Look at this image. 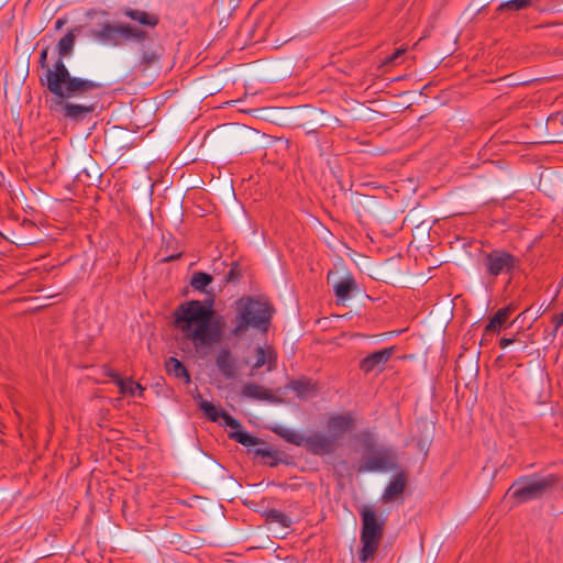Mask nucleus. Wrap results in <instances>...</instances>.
I'll return each mask as SVG.
<instances>
[{
    "instance_id": "f257e3e1",
    "label": "nucleus",
    "mask_w": 563,
    "mask_h": 563,
    "mask_svg": "<svg viewBox=\"0 0 563 563\" xmlns=\"http://www.w3.org/2000/svg\"><path fill=\"white\" fill-rule=\"evenodd\" d=\"M40 82L54 96L49 109L73 122L90 119L97 102L77 103L70 99L84 98L89 91L102 87L99 82L73 77L62 62L54 64V69L47 70L45 76L40 78Z\"/></svg>"
},
{
    "instance_id": "f03ea898",
    "label": "nucleus",
    "mask_w": 563,
    "mask_h": 563,
    "mask_svg": "<svg viewBox=\"0 0 563 563\" xmlns=\"http://www.w3.org/2000/svg\"><path fill=\"white\" fill-rule=\"evenodd\" d=\"M213 311L198 300L185 302L175 311V324L196 347L218 343L222 339V318L211 322Z\"/></svg>"
},
{
    "instance_id": "7ed1b4c3",
    "label": "nucleus",
    "mask_w": 563,
    "mask_h": 563,
    "mask_svg": "<svg viewBox=\"0 0 563 563\" xmlns=\"http://www.w3.org/2000/svg\"><path fill=\"white\" fill-rule=\"evenodd\" d=\"M272 318V308L266 301L243 297L235 302L230 335L242 338L251 328L266 331Z\"/></svg>"
},
{
    "instance_id": "20e7f679",
    "label": "nucleus",
    "mask_w": 563,
    "mask_h": 563,
    "mask_svg": "<svg viewBox=\"0 0 563 563\" xmlns=\"http://www.w3.org/2000/svg\"><path fill=\"white\" fill-rule=\"evenodd\" d=\"M90 36L103 45L120 46L125 42L143 43L147 32L128 23H103L90 30Z\"/></svg>"
},
{
    "instance_id": "39448f33",
    "label": "nucleus",
    "mask_w": 563,
    "mask_h": 563,
    "mask_svg": "<svg viewBox=\"0 0 563 563\" xmlns=\"http://www.w3.org/2000/svg\"><path fill=\"white\" fill-rule=\"evenodd\" d=\"M362 517V531L361 543L362 548L358 552V560L363 563L372 559L378 547L383 536L384 522L379 521L375 511L369 507H364L361 510Z\"/></svg>"
},
{
    "instance_id": "423d86ee",
    "label": "nucleus",
    "mask_w": 563,
    "mask_h": 563,
    "mask_svg": "<svg viewBox=\"0 0 563 563\" xmlns=\"http://www.w3.org/2000/svg\"><path fill=\"white\" fill-rule=\"evenodd\" d=\"M556 483L554 475L540 477H521L516 481L508 493L517 503H527L541 498Z\"/></svg>"
},
{
    "instance_id": "0eeeda50",
    "label": "nucleus",
    "mask_w": 563,
    "mask_h": 563,
    "mask_svg": "<svg viewBox=\"0 0 563 563\" xmlns=\"http://www.w3.org/2000/svg\"><path fill=\"white\" fill-rule=\"evenodd\" d=\"M483 265L486 274L492 278H496L499 275L511 276L515 271L519 269L520 261L506 251L494 250L484 255Z\"/></svg>"
},
{
    "instance_id": "6e6552de",
    "label": "nucleus",
    "mask_w": 563,
    "mask_h": 563,
    "mask_svg": "<svg viewBox=\"0 0 563 563\" xmlns=\"http://www.w3.org/2000/svg\"><path fill=\"white\" fill-rule=\"evenodd\" d=\"M396 452L390 448H380L366 456L361 465L360 472H387L398 467Z\"/></svg>"
},
{
    "instance_id": "1a4fd4ad",
    "label": "nucleus",
    "mask_w": 563,
    "mask_h": 563,
    "mask_svg": "<svg viewBox=\"0 0 563 563\" xmlns=\"http://www.w3.org/2000/svg\"><path fill=\"white\" fill-rule=\"evenodd\" d=\"M297 435L286 437V439L296 444H303V446L316 455L330 454L335 449V441L329 435L323 433H313L302 439L301 442L296 440Z\"/></svg>"
},
{
    "instance_id": "9d476101",
    "label": "nucleus",
    "mask_w": 563,
    "mask_h": 563,
    "mask_svg": "<svg viewBox=\"0 0 563 563\" xmlns=\"http://www.w3.org/2000/svg\"><path fill=\"white\" fill-rule=\"evenodd\" d=\"M214 362L218 371L225 379L233 380L238 378V358L228 345H223L217 351Z\"/></svg>"
},
{
    "instance_id": "9b49d317",
    "label": "nucleus",
    "mask_w": 563,
    "mask_h": 563,
    "mask_svg": "<svg viewBox=\"0 0 563 563\" xmlns=\"http://www.w3.org/2000/svg\"><path fill=\"white\" fill-rule=\"evenodd\" d=\"M255 356L256 361L252 365V369L250 376H253L256 371H258L263 366H267L266 371L272 372L277 366V355L275 350L269 345H257L255 347Z\"/></svg>"
},
{
    "instance_id": "f8f14e48",
    "label": "nucleus",
    "mask_w": 563,
    "mask_h": 563,
    "mask_svg": "<svg viewBox=\"0 0 563 563\" xmlns=\"http://www.w3.org/2000/svg\"><path fill=\"white\" fill-rule=\"evenodd\" d=\"M354 426L350 413L332 416L327 424L328 434L336 442Z\"/></svg>"
},
{
    "instance_id": "ddd939ff",
    "label": "nucleus",
    "mask_w": 563,
    "mask_h": 563,
    "mask_svg": "<svg viewBox=\"0 0 563 563\" xmlns=\"http://www.w3.org/2000/svg\"><path fill=\"white\" fill-rule=\"evenodd\" d=\"M394 353V347H385L376 351L361 361L360 367L364 373L382 369Z\"/></svg>"
},
{
    "instance_id": "4468645a",
    "label": "nucleus",
    "mask_w": 563,
    "mask_h": 563,
    "mask_svg": "<svg viewBox=\"0 0 563 563\" xmlns=\"http://www.w3.org/2000/svg\"><path fill=\"white\" fill-rule=\"evenodd\" d=\"M333 291L338 302H345L352 297V294L357 290V284L354 277L346 273L333 282Z\"/></svg>"
},
{
    "instance_id": "2eb2a0df",
    "label": "nucleus",
    "mask_w": 563,
    "mask_h": 563,
    "mask_svg": "<svg viewBox=\"0 0 563 563\" xmlns=\"http://www.w3.org/2000/svg\"><path fill=\"white\" fill-rule=\"evenodd\" d=\"M512 312L514 308L511 307L498 309L485 327L484 336L498 333L505 327Z\"/></svg>"
},
{
    "instance_id": "dca6fc26",
    "label": "nucleus",
    "mask_w": 563,
    "mask_h": 563,
    "mask_svg": "<svg viewBox=\"0 0 563 563\" xmlns=\"http://www.w3.org/2000/svg\"><path fill=\"white\" fill-rule=\"evenodd\" d=\"M241 396L253 400H271L273 393L271 389L257 384V383H245L241 388Z\"/></svg>"
},
{
    "instance_id": "f3484780",
    "label": "nucleus",
    "mask_w": 563,
    "mask_h": 563,
    "mask_svg": "<svg viewBox=\"0 0 563 563\" xmlns=\"http://www.w3.org/2000/svg\"><path fill=\"white\" fill-rule=\"evenodd\" d=\"M122 13L123 15H125L126 18L137 22L139 24L143 25V26H150V27H155L158 22H159V19L156 14L154 13H148L146 11H143V10H136V9H132V8H124L122 10Z\"/></svg>"
},
{
    "instance_id": "a211bd4d",
    "label": "nucleus",
    "mask_w": 563,
    "mask_h": 563,
    "mask_svg": "<svg viewBox=\"0 0 563 563\" xmlns=\"http://www.w3.org/2000/svg\"><path fill=\"white\" fill-rule=\"evenodd\" d=\"M406 479L402 473L398 474L385 488L382 496L384 503H391L398 499L405 492Z\"/></svg>"
},
{
    "instance_id": "6ab92c4d",
    "label": "nucleus",
    "mask_w": 563,
    "mask_h": 563,
    "mask_svg": "<svg viewBox=\"0 0 563 563\" xmlns=\"http://www.w3.org/2000/svg\"><path fill=\"white\" fill-rule=\"evenodd\" d=\"M75 40L76 35L74 33V30H70L58 41L57 52L59 57L55 62V64L59 62L64 63V58L71 55L75 46Z\"/></svg>"
},
{
    "instance_id": "aec40b11",
    "label": "nucleus",
    "mask_w": 563,
    "mask_h": 563,
    "mask_svg": "<svg viewBox=\"0 0 563 563\" xmlns=\"http://www.w3.org/2000/svg\"><path fill=\"white\" fill-rule=\"evenodd\" d=\"M166 372L176 378L185 379L186 383L190 382V376L183 365V363L176 357H168L165 362Z\"/></svg>"
},
{
    "instance_id": "412c9836",
    "label": "nucleus",
    "mask_w": 563,
    "mask_h": 563,
    "mask_svg": "<svg viewBox=\"0 0 563 563\" xmlns=\"http://www.w3.org/2000/svg\"><path fill=\"white\" fill-rule=\"evenodd\" d=\"M118 387L122 395H129L132 397H142L145 390L141 384L133 382L131 378H118Z\"/></svg>"
},
{
    "instance_id": "4be33fe9",
    "label": "nucleus",
    "mask_w": 563,
    "mask_h": 563,
    "mask_svg": "<svg viewBox=\"0 0 563 563\" xmlns=\"http://www.w3.org/2000/svg\"><path fill=\"white\" fill-rule=\"evenodd\" d=\"M159 57L161 55L156 49L144 48L141 53L137 64L135 65V68H137L140 71H145L153 64H156L159 60Z\"/></svg>"
},
{
    "instance_id": "5701e85b",
    "label": "nucleus",
    "mask_w": 563,
    "mask_h": 563,
    "mask_svg": "<svg viewBox=\"0 0 563 563\" xmlns=\"http://www.w3.org/2000/svg\"><path fill=\"white\" fill-rule=\"evenodd\" d=\"M230 438L241 443L244 446H255L260 443V439L250 434L246 431L238 430L230 433Z\"/></svg>"
},
{
    "instance_id": "b1692460",
    "label": "nucleus",
    "mask_w": 563,
    "mask_h": 563,
    "mask_svg": "<svg viewBox=\"0 0 563 563\" xmlns=\"http://www.w3.org/2000/svg\"><path fill=\"white\" fill-rule=\"evenodd\" d=\"M211 275L202 272H197L192 275L190 284L195 289L203 290L209 284H211Z\"/></svg>"
},
{
    "instance_id": "393cba45",
    "label": "nucleus",
    "mask_w": 563,
    "mask_h": 563,
    "mask_svg": "<svg viewBox=\"0 0 563 563\" xmlns=\"http://www.w3.org/2000/svg\"><path fill=\"white\" fill-rule=\"evenodd\" d=\"M531 4V0H508L506 2H503L499 4L497 11H519L521 9H525Z\"/></svg>"
},
{
    "instance_id": "a878e982",
    "label": "nucleus",
    "mask_w": 563,
    "mask_h": 563,
    "mask_svg": "<svg viewBox=\"0 0 563 563\" xmlns=\"http://www.w3.org/2000/svg\"><path fill=\"white\" fill-rule=\"evenodd\" d=\"M200 409L211 421L221 420V412H224L223 410H219L214 405L207 400L200 402Z\"/></svg>"
},
{
    "instance_id": "bb28decb",
    "label": "nucleus",
    "mask_w": 563,
    "mask_h": 563,
    "mask_svg": "<svg viewBox=\"0 0 563 563\" xmlns=\"http://www.w3.org/2000/svg\"><path fill=\"white\" fill-rule=\"evenodd\" d=\"M291 388L298 393L299 396H306L314 390V385L309 379L295 380Z\"/></svg>"
},
{
    "instance_id": "cd10ccee",
    "label": "nucleus",
    "mask_w": 563,
    "mask_h": 563,
    "mask_svg": "<svg viewBox=\"0 0 563 563\" xmlns=\"http://www.w3.org/2000/svg\"><path fill=\"white\" fill-rule=\"evenodd\" d=\"M267 518L271 521L278 522L279 525H282L285 528H288L291 525V519L287 515H285L284 512L279 511L277 509L269 510Z\"/></svg>"
},
{
    "instance_id": "c85d7f7f",
    "label": "nucleus",
    "mask_w": 563,
    "mask_h": 563,
    "mask_svg": "<svg viewBox=\"0 0 563 563\" xmlns=\"http://www.w3.org/2000/svg\"><path fill=\"white\" fill-rule=\"evenodd\" d=\"M221 423L231 428L233 431L241 430L242 428L241 423L227 411L221 412Z\"/></svg>"
},
{
    "instance_id": "c756f323",
    "label": "nucleus",
    "mask_w": 563,
    "mask_h": 563,
    "mask_svg": "<svg viewBox=\"0 0 563 563\" xmlns=\"http://www.w3.org/2000/svg\"><path fill=\"white\" fill-rule=\"evenodd\" d=\"M47 56H48V47H45V48H43L41 51L40 58H38V64L43 68V73L40 76V78L44 77L45 74L47 73V70L54 69V66L53 67L48 66V64H47Z\"/></svg>"
},
{
    "instance_id": "7c9ffc66",
    "label": "nucleus",
    "mask_w": 563,
    "mask_h": 563,
    "mask_svg": "<svg viewBox=\"0 0 563 563\" xmlns=\"http://www.w3.org/2000/svg\"><path fill=\"white\" fill-rule=\"evenodd\" d=\"M552 323L554 327L553 333L555 334L558 330L563 325V311L553 316Z\"/></svg>"
},
{
    "instance_id": "2f4dec72",
    "label": "nucleus",
    "mask_w": 563,
    "mask_h": 563,
    "mask_svg": "<svg viewBox=\"0 0 563 563\" xmlns=\"http://www.w3.org/2000/svg\"><path fill=\"white\" fill-rule=\"evenodd\" d=\"M404 49L401 48H398L396 49L390 56H388L384 64L385 65H389V64H395L397 62V59L404 54Z\"/></svg>"
},
{
    "instance_id": "473e14b6",
    "label": "nucleus",
    "mask_w": 563,
    "mask_h": 563,
    "mask_svg": "<svg viewBox=\"0 0 563 563\" xmlns=\"http://www.w3.org/2000/svg\"><path fill=\"white\" fill-rule=\"evenodd\" d=\"M516 342H521L520 338L519 336H514V338H501L499 340V346L501 349H506L508 345L512 344V343H516Z\"/></svg>"
},
{
    "instance_id": "72a5a7b5",
    "label": "nucleus",
    "mask_w": 563,
    "mask_h": 563,
    "mask_svg": "<svg viewBox=\"0 0 563 563\" xmlns=\"http://www.w3.org/2000/svg\"><path fill=\"white\" fill-rule=\"evenodd\" d=\"M104 374L111 378L114 379L115 384L118 385V378H121L120 375L118 373H115L114 371H112L111 368H106L104 369Z\"/></svg>"
},
{
    "instance_id": "f704fd0d",
    "label": "nucleus",
    "mask_w": 563,
    "mask_h": 563,
    "mask_svg": "<svg viewBox=\"0 0 563 563\" xmlns=\"http://www.w3.org/2000/svg\"><path fill=\"white\" fill-rule=\"evenodd\" d=\"M64 24V21L62 19H58L56 22H55V27L56 29H60Z\"/></svg>"
},
{
    "instance_id": "c9c22d12",
    "label": "nucleus",
    "mask_w": 563,
    "mask_h": 563,
    "mask_svg": "<svg viewBox=\"0 0 563 563\" xmlns=\"http://www.w3.org/2000/svg\"><path fill=\"white\" fill-rule=\"evenodd\" d=\"M331 276H332V274H331V273H329V274H328V280H330V279H331Z\"/></svg>"
}]
</instances>
